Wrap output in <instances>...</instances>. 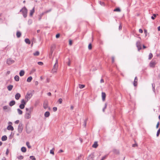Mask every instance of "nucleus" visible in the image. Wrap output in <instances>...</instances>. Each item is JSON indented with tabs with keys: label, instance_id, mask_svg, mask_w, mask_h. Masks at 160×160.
<instances>
[{
	"label": "nucleus",
	"instance_id": "55",
	"mask_svg": "<svg viewBox=\"0 0 160 160\" xmlns=\"http://www.w3.org/2000/svg\"><path fill=\"white\" fill-rule=\"evenodd\" d=\"M69 45L70 46H71L72 44V40H69Z\"/></svg>",
	"mask_w": 160,
	"mask_h": 160
},
{
	"label": "nucleus",
	"instance_id": "11",
	"mask_svg": "<svg viewBox=\"0 0 160 160\" xmlns=\"http://www.w3.org/2000/svg\"><path fill=\"white\" fill-rule=\"evenodd\" d=\"M138 81V78L137 76L135 77L134 78V81L133 82V85L134 86H136L137 85V82Z\"/></svg>",
	"mask_w": 160,
	"mask_h": 160
},
{
	"label": "nucleus",
	"instance_id": "25",
	"mask_svg": "<svg viewBox=\"0 0 160 160\" xmlns=\"http://www.w3.org/2000/svg\"><path fill=\"white\" fill-rule=\"evenodd\" d=\"M25 41L26 43L28 44H30L31 43V41L28 38L25 39Z\"/></svg>",
	"mask_w": 160,
	"mask_h": 160
},
{
	"label": "nucleus",
	"instance_id": "15",
	"mask_svg": "<svg viewBox=\"0 0 160 160\" xmlns=\"http://www.w3.org/2000/svg\"><path fill=\"white\" fill-rule=\"evenodd\" d=\"M8 130L13 131L14 129L13 127L11 125H9L7 128Z\"/></svg>",
	"mask_w": 160,
	"mask_h": 160
},
{
	"label": "nucleus",
	"instance_id": "12",
	"mask_svg": "<svg viewBox=\"0 0 160 160\" xmlns=\"http://www.w3.org/2000/svg\"><path fill=\"white\" fill-rule=\"evenodd\" d=\"M106 97V93L104 92H102V100L103 101H104L105 100Z\"/></svg>",
	"mask_w": 160,
	"mask_h": 160
},
{
	"label": "nucleus",
	"instance_id": "35",
	"mask_svg": "<svg viewBox=\"0 0 160 160\" xmlns=\"http://www.w3.org/2000/svg\"><path fill=\"white\" fill-rule=\"evenodd\" d=\"M19 108L21 109H23L25 107V105H23V104H21L19 105Z\"/></svg>",
	"mask_w": 160,
	"mask_h": 160
},
{
	"label": "nucleus",
	"instance_id": "34",
	"mask_svg": "<svg viewBox=\"0 0 160 160\" xmlns=\"http://www.w3.org/2000/svg\"><path fill=\"white\" fill-rule=\"evenodd\" d=\"M157 15H158L155 14H153L152 16L151 17L152 19V20H154Z\"/></svg>",
	"mask_w": 160,
	"mask_h": 160
},
{
	"label": "nucleus",
	"instance_id": "42",
	"mask_svg": "<svg viewBox=\"0 0 160 160\" xmlns=\"http://www.w3.org/2000/svg\"><path fill=\"white\" fill-rule=\"evenodd\" d=\"M160 133V128L158 130L157 133V137L158 136Z\"/></svg>",
	"mask_w": 160,
	"mask_h": 160
},
{
	"label": "nucleus",
	"instance_id": "43",
	"mask_svg": "<svg viewBox=\"0 0 160 160\" xmlns=\"http://www.w3.org/2000/svg\"><path fill=\"white\" fill-rule=\"evenodd\" d=\"M30 158L32 160H36V158L34 156H32L30 157Z\"/></svg>",
	"mask_w": 160,
	"mask_h": 160
},
{
	"label": "nucleus",
	"instance_id": "51",
	"mask_svg": "<svg viewBox=\"0 0 160 160\" xmlns=\"http://www.w3.org/2000/svg\"><path fill=\"white\" fill-rule=\"evenodd\" d=\"M57 110V108L56 107H54L53 108V110L54 112H56Z\"/></svg>",
	"mask_w": 160,
	"mask_h": 160
},
{
	"label": "nucleus",
	"instance_id": "63",
	"mask_svg": "<svg viewBox=\"0 0 160 160\" xmlns=\"http://www.w3.org/2000/svg\"><path fill=\"white\" fill-rule=\"evenodd\" d=\"M19 120H17L15 122V123L17 124H18L19 123Z\"/></svg>",
	"mask_w": 160,
	"mask_h": 160
},
{
	"label": "nucleus",
	"instance_id": "23",
	"mask_svg": "<svg viewBox=\"0 0 160 160\" xmlns=\"http://www.w3.org/2000/svg\"><path fill=\"white\" fill-rule=\"evenodd\" d=\"M13 87V85H9L7 87V88L9 91H10L12 89Z\"/></svg>",
	"mask_w": 160,
	"mask_h": 160
},
{
	"label": "nucleus",
	"instance_id": "62",
	"mask_svg": "<svg viewBox=\"0 0 160 160\" xmlns=\"http://www.w3.org/2000/svg\"><path fill=\"white\" fill-rule=\"evenodd\" d=\"M68 59H69V61L68 63V66H70V60L68 58Z\"/></svg>",
	"mask_w": 160,
	"mask_h": 160
},
{
	"label": "nucleus",
	"instance_id": "7",
	"mask_svg": "<svg viewBox=\"0 0 160 160\" xmlns=\"http://www.w3.org/2000/svg\"><path fill=\"white\" fill-rule=\"evenodd\" d=\"M14 62V61L11 58H8L7 60V63L9 65H10Z\"/></svg>",
	"mask_w": 160,
	"mask_h": 160
},
{
	"label": "nucleus",
	"instance_id": "2",
	"mask_svg": "<svg viewBox=\"0 0 160 160\" xmlns=\"http://www.w3.org/2000/svg\"><path fill=\"white\" fill-rule=\"evenodd\" d=\"M58 59L56 58L55 63L54 65L53 68L52 70V73L56 72H57V71L58 69Z\"/></svg>",
	"mask_w": 160,
	"mask_h": 160
},
{
	"label": "nucleus",
	"instance_id": "58",
	"mask_svg": "<svg viewBox=\"0 0 160 160\" xmlns=\"http://www.w3.org/2000/svg\"><path fill=\"white\" fill-rule=\"evenodd\" d=\"M159 122H158L156 125V128H158V127H159Z\"/></svg>",
	"mask_w": 160,
	"mask_h": 160
},
{
	"label": "nucleus",
	"instance_id": "33",
	"mask_svg": "<svg viewBox=\"0 0 160 160\" xmlns=\"http://www.w3.org/2000/svg\"><path fill=\"white\" fill-rule=\"evenodd\" d=\"M79 87L80 88L82 89L85 87V85L83 84H79Z\"/></svg>",
	"mask_w": 160,
	"mask_h": 160
},
{
	"label": "nucleus",
	"instance_id": "32",
	"mask_svg": "<svg viewBox=\"0 0 160 160\" xmlns=\"http://www.w3.org/2000/svg\"><path fill=\"white\" fill-rule=\"evenodd\" d=\"M39 52L38 51H36L35 52L33 53V55L34 56H38L39 55Z\"/></svg>",
	"mask_w": 160,
	"mask_h": 160
},
{
	"label": "nucleus",
	"instance_id": "31",
	"mask_svg": "<svg viewBox=\"0 0 160 160\" xmlns=\"http://www.w3.org/2000/svg\"><path fill=\"white\" fill-rule=\"evenodd\" d=\"M18 112L19 114L21 115L22 113V111L20 109L18 108L17 109Z\"/></svg>",
	"mask_w": 160,
	"mask_h": 160
},
{
	"label": "nucleus",
	"instance_id": "49",
	"mask_svg": "<svg viewBox=\"0 0 160 160\" xmlns=\"http://www.w3.org/2000/svg\"><path fill=\"white\" fill-rule=\"evenodd\" d=\"M21 104H23V105H25L26 104V102L25 101L24 99H22V100L21 101Z\"/></svg>",
	"mask_w": 160,
	"mask_h": 160
},
{
	"label": "nucleus",
	"instance_id": "64",
	"mask_svg": "<svg viewBox=\"0 0 160 160\" xmlns=\"http://www.w3.org/2000/svg\"><path fill=\"white\" fill-rule=\"evenodd\" d=\"M137 146V144H133L132 145V147H135Z\"/></svg>",
	"mask_w": 160,
	"mask_h": 160
},
{
	"label": "nucleus",
	"instance_id": "22",
	"mask_svg": "<svg viewBox=\"0 0 160 160\" xmlns=\"http://www.w3.org/2000/svg\"><path fill=\"white\" fill-rule=\"evenodd\" d=\"M2 141H5L7 139V137L6 136L4 135L2 136L1 138Z\"/></svg>",
	"mask_w": 160,
	"mask_h": 160
},
{
	"label": "nucleus",
	"instance_id": "38",
	"mask_svg": "<svg viewBox=\"0 0 160 160\" xmlns=\"http://www.w3.org/2000/svg\"><path fill=\"white\" fill-rule=\"evenodd\" d=\"M152 54L151 53H150L149 55L148 59H151L152 58Z\"/></svg>",
	"mask_w": 160,
	"mask_h": 160
},
{
	"label": "nucleus",
	"instance_id": "46",
	"mask_svg": "<svg viewBox=\"0 0 160 160\" xmlns=\"http://www.w3.org/2000/svg\"><path fill=\"white\" fill-rule=\"evenodd\" d=\"M32 20L31 19H29L28 22V23L29 25H30L32 24Z\"/></svg>",
	"mask_w": 160,
	"mask_h": 160
},
{
	"label": "nucleus",
	"instance_id": "39",
	"mask_svg": "<svg viewBox=\"0 0 160 160\" xmlns=\"http://www.w3.org/2000/svg\"><path fill=\"white\" fill-rule=\"evenodd\" d=\"M87 120H88V118H86V119H85L84 120V123L83 124V126H84V127H85L86 126V124H87Z\"/></svg>",
	"mask_w": 160,
	"mask_h": 160
},
{
	"label": "nucleus",
	"instance_id": "61",
	"mask_svg": "<svg viewBox=\"0 0 160 160\" xmlns=\"http://www.w3.org/2000/svg\"><path fill=\"white\" fill-rule=\"evenodd\" d=\"M144 33L145 34V36H146L147 33V30L146 29H144Z\"/></svg>",
	"mask_w": 160,
	"mask_h": 160
},
{
	"label": "nucleus",
	"instance_id": "10",
	"mask_svg": "<svg viewBox=\"0 0 160 160\" xmlns=\"http://www.w3.org/2000/svg\"><path fill=\"white\" fill-rule=\"evenodd\" d=\"M94 156L93 153H91L90 154L88 158V160H93Z\"/></svg>",
	"mask_w": 160,
	"mask_h": 160
},
{
	"label": "nucleus",
	"instance_id": "18",
	"mask_svg": "<svg viewBox=\"0 0 160 160\" xmlns=\"http://www.w3.org/2000/svg\"><path fill=\"white\" fill-rule=\"evenodd\" d=\"M50 113L49 112L47 111L44 113V116L46 118H48L49 116Z\"/></svg>",
	"mask_w": 160,
	"mask_h": 160
},
{
	"label": "nucleus",
	"instance_id": "30",
	"mask_svg": "<svg viewBox=\"0 0 160 160\" xmlns=\"http://www.w3.org/2000/svg\"><path fill=\"white\" fill-rule=\"evenodd\" d=\"M22 152H25L26 151V148L25 147H23L21 148Z\"/></svg>",
	"mask_w": 160,
	"mask_h": 160
},
{
	"label": "nucleus",
	"instance_id": "27",
	"mask_svg": "<svg viewBox=\"0 0 160 160\" xmlns=\"http://www.w3.org/2000/svg\"><path fill=\"white\" fill-rule=\"evenodd\" d=\"M32 79L31 76H30L27 79V81L28 82H30Z\"/></svg>",
	"mask_w": 160,
	"mask_h": 160
},
{
	"label": "nucleus",
	"instance_id": "52",
	"mask_svg": "<svg viewBox=\"0 0 160 160\" xmlns=\"http://www.w3.org/2000/svg\"><path fill=\"white\" fill-rule=\"evenodd\" d=\"M38 64L40 65H43V63L41 62H38Z\"/></svg>",
	"mask_w": 160,
	"mask_h": 160
},
{
	"label": "nucleus",
	"instance_id": "54",
	"mask_svg": "<svg viewBox=\"0 0 160 160\" xmlns=\"http://www.w3.org/2000/svg\"><path fill=\"white\" fill-rule=\"evenodd\" d=\"M36 71V69L34 68H33L32 70H31V73H33L35 71Z\"/></svg>",
	"mask_w": 160,
	"mask_h": 160
},
{
	"label": "nucleus",
	"instance_id": "50",
	"mask_svg": "<svg viewBox=\"0 0 160 160\" xmlns=\"http://www.w3.org/2000/svg\"><path fill=\"white\" fill-rule=\"evenodd\" d=\"M81 157V155L79 156L76 159V160H80Z\"/></svg>",
	"mask_w": 160,
	"mask_h": 160
},
{
	"label": "nucleus",
	"instance_id": "47",
	"mask_svg": "<svg viewBox=\"0 0 160 160\" xmlns=\"http://www.w3.org/2000/svg\"><path fill=\"white\" fill-rule=\"evenodd\" d=\"M23 158V157L22 155H20L18 157V158L20 160H22Z\"/></svg>",
	"mask_w": 160,
	"mask_h": 160
},
{
	"label": "nucleus",
	"instance_id": "14",
	"mask_svg": "<svg viewBox=\"0 0 160 160\" xmlns=\"http://www.w3.org/2000/svg\"><path fill=\"white\" fill-rule=\"evenodd\" d=\"M26 132L28 134L30 133L32 130V129H30L28 127V126H26Z\"/></svg>",
	"mask_w": 160,
	"mask_h": 160
},
{
	"label": "nucleus",
	"instance_id": "9",
	"mask_svg": "<svg viewBox=\"0 0 160 160\" xmlns=\"http://www.w3.org/2000/svg\"><path fill=\"white\" fill-rule=\"evenodd\" d=\"M33 107L31 106L29 108H26V111L31 113L33 111Z\"/></svg>",
	"mask_w": 160,
	"mask_h": 160
},
{
	"label": "nucleus",
	"instance_id": "1",
	"mask_svg": "<svg viewBox=\"0 0 160 160\" xmlns=\"http://www.w3.org/2000/svg\"><path fill=\"white\" fill-rule=\"evenodd\" d=\"M20 12H22L23 16L24 18H26L27 17L28 9L25 6L24 7L20 10Z\"/></svg>",
	"mask_w": 160,
	"mask_h": 160
},
{
	"label": "nucleus",
	"instance_id": "28",
	"mask_svg": "<svg viewBox=\"0 0 160 160\" xmlns=\"http://www.w3.org/2000/svg\"><path fill=\"white\" fill-rule=\"evenodd\" d=\"M15 80L18 82L19 80V77L18 76L16 75L14 77Z\"/></svg>",
	"mask_w": 160,
	"mask_h": 160
},
{
	"label": "nucleus",
	"instance_id": "19",
	"mask_svg": "<svg viewBox=\"0 0 160 160\" xmlns=\"http://www.w3.org/2000/svg\"><path fill=\"white\" fill-rule=\"evenodd\" d=\"M25 73L24 71L23 70H21L19 72V75L20 76L22 77L24 75Z\"/></svg>",
	"mask_w": 160,
	"mask_h": 160
},
{
	"label": "nucleus",
	"instance_id": "20",
	"mask_svg": "<svg viewBox=\"0 0 160 160\" xmlns=\"http://www.w3.org/2000/svg\"><path fill=\"white\" fill-rule=\"evenodd\" d=\"M98 146L97 142H95L92 146V147L94 148H96Z\"/></svg>",
	"mask_w": 160,
	"mask_h": 160
},
{
	"label": "nucleus",
	"instance_id": "6",
	"mask_svg": "<svg viewBox=\"0 0 160 160\" xmlns=\"http://www.w3.org/2000/svg\"><path fill=\"white\" fill-rule=\"evenodd\" d=\"M31 113L26 111L24 115L25 118L27 119L30 118L31 117Z\"/></svg>",
	"mask_w": 160,
	"mask_h": 160
},
{
	"label": "nucleus",
	"instance_id": "21",
	"mask_svg": "<svg viewBox=\"0 0 160 160\" xmlns=\"http://www.w3.org/2000/svg\"><path fill=\"white\" fill-rule=\"evenodd\" d=\"M21 35V32L19 31H18L17 32L16 36L17 38H20Z\"/></svg>",
	"mask_w": 160,
	"mask_h": 160
},
{
	"label": "nucleus",
	"instance_id": "26",
	"mask_svg": "<svg viewBox=\"0 0 160 160\" xmlns=\"http://www.w3.org/2000/svg\"><path fill=\"white\" fill-rule=\"evenodd\" d=\"M113 152L116 154H118L119 153V151L118 150L114 149L112 150Z\"/></svg>",
	"mask_w": 160,
	"mask_h": 160
},
{
	"label": "nucleus",
	"instance_id": "13",
	"mask_svg": "<svg viewBox=\"0 0 160 160\" xmlns=\"http://www.w3.org/2000/svg\"><path fill=\"white\" fill-rule=\"evenodd\" d=\"M21 96V95L19 93H17L15 95V98L16 100H18Z\"/></svg>",
	"mask_w": 160,
	"mask_h": 160
},
{
	"label": "nucleus",
	"instance_id": "5",
	"mask_svg": "<svg viewBox=\"0 0 160 160\" xmlns=\"http://www.w3.org/2000/svg\"><path fill=\"white\" fill-rule=\"evenodd\" d=\"M136 46L138 48V51H139L142 49L141 42L140 41H138L137 42Z\"/></svg>",
	"mask_w": 160,
	"mask_h": 160
},
{
	"label": "nucleus",
	"instance_id": "3",
	"mask_svg": "<svg viewBox=\"0 0 160 160\" xmlns=\"http://www.w3.org/2000/svg\"><path fill=\"white\" fill-rule=\"evenodd\" d=\"M32 92L31 91H29L27 92L25 97V98L27 99V101H28L32 97L33 94Z\"/></svg>",
	"mask_w": 160,
	"mask_h": 160
},
{
	"label": "nucleus",
	"instance_id": "57",
	"mask_svg": "<svg viewBox=\"0 0 160 160\" xmlns=\"http://www.w3.org/2000/svg\"><path fill=\"white\" fill-rule=\"evenodd\" d=\"M3 108L4 110L7 109H8V106H4L3 107Z\"/></svg>",
	"mask_w": 160,
	"mask_h": 160
},
{
	"label": "nucleus",
	"instance_id": "56",
	"mask_svg": "<svg viewBox=\"0 0 160 160\" xmlns=\"http://www.w3.org/2000/svg\"><path fill=\"white\" fill-rule=\"evenodd\" d=\"M112 63H113L114 62V57L113 56L112 57Z\"/></svg>",
	"mask_w": 160,
	"mask_h": 160
},
{
	"label": "nucleus",
	"instance_id": "60",
	"mask_svg": "<svg viewBox=\"0 0 160 160\" xmlns=\"http://www.w3.org/2000/svg\"><path fill=\"white\" fill-rule=\"evenodd\" d=\"M139 32L140 33H142L143 32V30L141 29H139Z\"/></svg>",
	"mask_w": 160,
	"mask_h": 160
},
{
	"label": "nucleus",
	"instance_id": "24",
	"mask_svg": "<svg viewBox=\"0 0 160 160\" xmlns=\"http://www.w3.org/2000/svg\"><path fill=\"white\" fill-rule=\"evenodd\" d=\"M43 107L44 109H46L48 107V104L47 102H44L43 104Z\"/></svg>",
	"mask_w": 160,
	"mask_h": 160
},
{
	"label": "nucleus",
	"instance_id": "36",
	"mask_svg": "<svg viewBox=\"0 0 160 160\" xmlns=\"http://www.w3.org/2000/svg\"><path fill=\"white\" fill-rule=\"evenodd\" d=\"M113 11L114 12H120L121 11V9L119 8H117L115 9Z\"/></svg>",
	"mask_w": 160,
	"mask_h": 160
},
{
	"label": "nucleus",
	"instance_id": "48",
	"mask_svg": "<svg viewBox=\"0 0 160 160\" xmlns=\"http://www.w3.org/2000/svg\"><path fill=\"white\" fill-rule=\"evenodd\" d=\"M53 150H54V148H53V149L50 151V153L51 154H52L53 155L54 154V152L53 151Z\"/></svg>",
	"mask_w": 160,
	"mask_h": 160
},
{
	"label": "nucleus",
	"instance_id": "41",
	"mask_svg": "<svg viewBox=\"0 0 160 160\" xmlns=\"http://www.w3.org/2000/svg\"><path fill=\"white\" fill-rule=\"evenodd\" d=\"M88 48L89 50H91L92 49V45L91 43H89L88 45Z\"/></svg>",
	"mask_w": 160,
	"mask_h": 160
},
{
	"label": "nucleus",
	"instance_id": "40",
	"mask_svg": "<svg viewBox=\"0 0 160 160\" xmlns=\"http://www.w3.org/2000/svg\"><path fill=\"white\" fill-rule=\"evenodd\" d=\"M99 3H100V4L101 5V6H105V3H104L103 2H102L101 1H99Z\"/></svg>",
	"mask_w": 160,
	"mask_h": 160
},
{
	"label": "nucleus",
	"instance_id": "16",
	"mask_svg": "<svg viewBox=\"0 0 160 160\" xmlns=\"http://www.w3.org/2000/svg\"><path fill=\"white\" fill-rule=\"evenodd\" d=\"M15 104V102L14 100H12L9 103V105L10 106L12 107Z\"/></svg>",
	"mask_w": 160,
	"mask_h": 160
},
{
	"label": "nucleus",
	"instance_id": "29",
	"mask_svg": "<svg viewBox=\"0 0 160 160\" xmlns=\"http://www.w3.org/2000/svg\"><path fill=\"white\" fill-rule=\"evenodd\" d=\"M45 13V12H42V13L40 14L39 16V18H38L39 20L40 21L41 20L42 17L44 15V14Z\"/></svg>",
	"mask_w": 160,
	"mask_h": 160
},
{
	"label": "nucleus",
	"instance_id": "59",
	"mask_svg": "<svg viewBox=\"0 0 160 160\" xmlns=\"http://www.w3.org/2000/svg\"><path fill=\"white\" fill-rule=\"evenodd\" d=\"M106 156H104L102 158L101 160H104L105 159H106Z\"/></svg>",
	"mask_w": 160,
	"mask_h": 160
},
{
	"label": "nucleus",
	"instance_id": "53",
	"mask_svg": "<svg viewBox=\"0 0 160 160\" xmlns=\"http://www.w3.org/2000/svg\"><path fill=\"white\" fill-rule=\"evenodd\" d=\"M60 36V34L59 33H58L56 35V38H58Z\"/></svg>",
	"mask_w": 160,
	"mask_h": 160
},
{
	"label": "nucleus",
	"instance_id": "44",
	"mask_svg": "<svg viewBox=\"0 0 160 160\" xmlns=\"http://www.w3.org/2000/svg\"><path fill=\"white\" fill-rule=\"evenodd\" d=\"M62 99L61 98H59L58 102L60 103V104H61L62 103Z\"/></svg>",
	"mask_w": 160,
	"mask_h": 160
},
{
	"label": "nucleus",
	"instance_id": "4",
	"mask_svg": "<svg viewBox=\"0 0 160 160\" xmlns=\"http://www.w3.org/2000/svg\"><path fill=\"white\" fill-rule=\"evenodd\" d=\"M23 128V124L20 123L19 124L18 127V131L20 133L22 132Z\"/></svg>",
	"mask_w": 160,
	"mask_h": 160
},
{
	"label": "nucleus",
	"instance_id": "37",
	"mask_svg": "<svg viewBox=\"0 0 160 160\" xmlns=\"http://www.w3.org/2000/svg\"><path fill=\"white\" fill-rule=\"evenodd\" d=\"M26 145L29 148H31V147L30 145L29 142H27L26 143Z\"/></svg>",
	"mask_w": 160,
	"mask_h": 160
},
{
	"label": "nucleus",
	"instance_id": "17",
	"mask_svg": "<svg viewBox=\"0 0 160 160\" xmlns=\"http://www.w3.org/2000/svg\"><path fill=\"white\" fill-rule=\"evenodd\" d=\"M35 12L34 8V7L32 10H30V16H32Z\"/></svg>",
	"mask_w": 160,
	"mask_h": 160
},
{
	"label": "nucleus",
	"instance_id": "8",
	"mask_svg": "<svg viewBox=\"0 0 160 160\" xmlns=\"http://www.w3.org/2000/svg\"><path fill=\"white\" fill-rule=\"evenodd\" d=\"M156 64V62L155 61L152 60L149 64L150 66L151 67H154Z\"/></svg>",
	"mask_w": 160,
	"mask_h": 160
},
{
	"label": "nucleus",
	"instance_id": "45",
	"mask_svg": "<svg viewBox=\"0 0 160 160\" xmlns=\"http://www.w3.org/2000/svg\"><path fill=\"white\" fill-rule=\"evenodd\" d=\"M107 106V104L106 103H105V104L104 107L102 109V111L103 112H104L105 109L106 108Z\"/></svg>",
	"mask_w": 160,
	"mask_h": 160
}]
</instances>
